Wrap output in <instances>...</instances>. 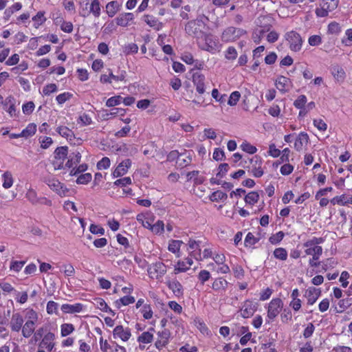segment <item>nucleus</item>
<instances>
[{
	"instance_id": "obj_1",
	"label": "nucleus",
	"mask_w": 352,
	"mask_h": 352,
	"mask_svg": "<svg viewBox=\"0 0 352 352\" xmlns=\"http://www.w3.org/2000/svg\"><path fill=\"white\" fill-rule=\"evenodd\" d=\"M206 25L201 19L192 20L185 26V31L188 36L196 39V42L204 36Z\"/></svg>"
},
{
	"instance_id": "obj_2",
	"label": "nucleus",
	"mask_w": 352,
	"mask_h": 352,
	"mask_svg": "<svg viewBox=\"0 0 352 352\" xmlns=\"http://www.w3.org/2000/svg\"><path fill=\"white\" fill-rule=\"evenodd\" d=\"M246 33L247 32L242 28L230 26L223 30L221 38L222 41L226 43L234 42Z\"/></svg>"
},
{
	"instance_id": "obj_3",
	"label": "nucleus",
	"mask_w": 352,
	"mask_h": 352,
	"mask_svg": "<svg viewBox=\"0 0 352 352\" xmlns=\"http://www.w3.org/2000/svg\"><path fill=\"white\" fill-rule=\"evenodd\" d=\"M285 38L288 42L289 48L291 51L298 52L301 50L303 40L300 34L292 30L287 32Z\"/></svg>"
},
{
	"instance_id": "obj_4",
	"label": "nucleus",
	"mask_w": 352,
	"mask_h": 352,
	"mask_svg": "<svg viewBox=\"0 0 352 352\" xmlns=\"http://www.w3.org/2000/svg\"><path fill=\"white\" fill-rule=\"evenodd\" d=\"M197 44L201 50L209 52H213L217 49V43L214 36L206 32L204 36L197 41Z\"/></svg>"
},
{
	"instance_id": "obj_5",
	"label": "nucleus",
	"mask_w": 352,
	"mask_h": 352,
	"mask_svg": "<svg viewBox=\"0 0 352 352\" xmlns=\"http://www.w3.org/2000/svg\"><path fill=\"white\" fill-rule=\"evenodd\" d=\"M322 242L321 238L314 237L311 240L307 241L304 243V247L306 248L305 252L307 255L320 256L322 253V248L321 246L318 245Z\"/></svg>"
},
{
	"instance_id": "obj_6",
	"label": "nucleus",
	"mask_w": 352,
	"mask_h": 352,
	"mask_svg": "<svg viewBox=\"0 0 352 352\" xmlns=\"http://www.w3.org/2000/svg\"><path fill=\"white\" fill-rule=\"evenodd\" d=\"M147 272L153 279L162 278L166 272V266L162 262H157L149 265Z\"/></svg>"
},
{
	"instance_id": "obj_7",
	"label": "nucleus",
	"mask_w": 352,
	"mask_h": 352,
	"mask_svg": "<svg viewBox=\"0 0 352 352\" xmlns=\"http://www.w3.org/2000/svg\"><path fill=\"white\" fill-rule=\"evenodd\" d=\"M283 307V303L280 298L272 299L268 305L267 318L273 320L279 314Z\"/></svg>"
},
{
	"instance_id": "obj_8",
	"label": "nucleus",
	"mask_w": 352,
	"mask_h": 352,
	"mask_svg": "<svg viewBox=\"0 0 352 352\" xmlns=\"http://www.w3.org/2000/svg\"><path fill=\"white\" fill-rule=\"evenodd\" d=\"M113 336L114 339H120L123 342H126L131 336L130 329L124 328L122 325L116 326L113 331Z\"/></svg>"
},
{
	"instance_id": "obj_9",
	"label": "nucleus",
	"mask_w": 352,
	"mask_h": 352,
	"mask_svg": "<svg viewBox=\"0 0 352 352\" xmlns=\"http://www.w3.org/2000/svg\"><path fill=\"white\" fill-rule=\"evenodd\" d=\"M170 337V332L168 329H164L162 331L157 332V339L155 343V346L159 350L162 349L163 347L166 346L169 342Z\"/></svg>"
},
{
	"instance_id": "obj_10",
	"label": "nucleus",
	"mask_w": 352,
	"mask_h": 352,
	"mask_svg": "<svg viewBox=\"0 0 352 352\" xmlns=\"http://www.w3.org/2000/svg\"><path fill=\"white\" fill-rule=\"evenodd\" d=\"M257 309V304L250 300H246L241 308V314L243 318H248L253 316Z\"/></svg>"
},
{
	"instance_id": "obj_11",
	"label": "nucleus",
	"mask_w": 352,
	"mask_h": 352,
	"mask_svg": "<svg viewBox=\"0 0 352 352\" xmlns=\"http://www.w3.org/2000/svg\"><path fill=\"white\" fill-rule=\"evenodd\" d=\"M23 322V318L19 313L13 314L10 321L11 330L19 332L22 329Z\"/></svg>"
},
{
	"instance_id": "obj_12",
	"label": "nucleus",
	"mask_w": 352,
	"mask_h": 352,
	"mask_svg": "<svg viewBox=\"0 0 352 352\" xmlns=\"http://www.w3.org/2000/svg\"><path fill=\"white\" fill-rule=\"evenodd\" d=\"M321 294V291L320 289L311 287L306 289L305 292V296L307 300V303L309 305H314L319 296Z\"/></svg>"
},
{
	"instance_id": "obj_13",
	"label": "nucleus",
	"mask_w": 352,
	"mask_h": 352,
	"mask_svg": "<svg viewBox=\"0 0 352 352\" xmlns=\"http://www.w3.org/2000/svg\"><path fill=\"white\" fill-rule=\"evenodd\" d=\"M55 339V335L54 333L52 332H47L45 333L39 344V346L41 348H45L48 351H51L54 346V340Z\"/></svg>"
},
{
	"instance_id": "obj_14",
	"label": "nucleus",
	"mask_w": 352,
	"mask_h": 352,
	"mask_svg": "<svg viewBox=\"0 0 352 352\" xmlns=\"http://www.w3.org/2000/svg\"><path fill=\"white\" fill-rule=\"evenodd\" d=\"M26 197L33 204H42L46 205H51V201L47 199L45 197H38L37 193L32 189L28 190L26 193Z\"/></svg>"
},
{
	"instance_id": "obj_15",
	"label": "nucleus",
	"mask_w": 352,
	"mask_h": 352,
	"mask_svg": "<svg viewBox=\"0 0 352 352\" xmlns=\"http://www.w3.org/2000/svg\"><path fill=\"white\" fill-rule=\"evenodd\" d=\"M204 80V76L199 72L195 73L192 76V82L199 94H203L205 92Z\"/></svg>"
},
{
	"instance_id": "obj_16",
	"label": "nucleus",
	"mask_w": 352,
	"mask_h": 352,
	"mask_svg": "<svg viewBox=\"0 0 352 352\" xmlns=\"http://www.w3.org/2000/svg\"><path fill=\"white\" fill-rule=\"evenodd\" d=\"M131 166V161L129 159H126L120 162L118 166L116 168L113 173L114 177H118L124 175L127 173L129 168Z\"/></svg>"
},
{
	"instance_id": "obj_17",
	"label": "nucleus",
	"mask_w": 352,
	"mask_h": 352,
	"mask_svg": "<svg viewBox=\"0 0 352 352\" xmlns=\"http://www.w3.org/2000/svg\"><path fill=\"white\" fill-rule=\"evenodd\" d=\"M275 85L280 91L285 93L288 91L289 87L292 86V82L289 78L280 76L276 79Z\"/></svg>"
},
{
	"instance_id": "obj_18",
	"label": "nucleus",
	"mask_w": 352,
	"mask_h": 352,
	"mask_svg": "<svg viewBox=\"0 0 352 352\" xmlns=\"http://www.w3.org/2000/svg\"><path fill=\"white\" fill-rule=\"evenodd\" d=\"M47 186L54 191H56L59 195H65V190L63 188L62 184L55 178H50L45 181Z\"/></svg>"
},
{
	"instance_id": "obj_19",
	"label": "nucleus",
	"mask_w": 352,
	"mask_h": 352,
	"mask_svg": "<svg viewBox=\"0 0 352 352\" xmlns=\"http://www.w3.org/2000/svg\"><path fill=\"white\" fill-rule=\"evenodd\" d=\"M134 19V15L131 12H124L120 14L116 19V25L122 27H126L129 23Z\"/></svg>"
},
{
	"instance_id": "obj_20",
	"label": "nucleus",
	"mask_w": 352,
	"mask_h": 352,
	"mask_svg": "<svg viewBox=\"0 0 352 352\" xmlns=\"http://www.w3.org/2000/svg\"><path fill=\"white\" fill-rule=\"evenodd\" d=\"M168 288L173 292L174 295L177 297L183 296L184 289L182 284L177 280H172L167 281Z\"/></svg>"
},
{
	"instance_id": "obj_21",
	"label": "nucleus",
	"mask_w": 352,
	"mask_h": 352,
	"mask_svg": "<svg viewBox=\"0 0 352 352\" xmlns=\"http://www.w3.org/2000/svg\"><path fill=\"white\" fill-rule=\"evenodd\" d=\"M200 241L190 239L188 241L189 248L192 250L190 255L197 260H201V253L200 247Z\"/></svg>"
},
{
	"instance_id": "obj_22",
	"label": "nucleus",
	"mask_w": 352,
	"mask_h": 352,
	"mask_svg": "<svg viewBox=\"0 0 352 352\" xmlns=\"http://www.w3.org/2000/svg\"><path fill=\"white\" fill-rule=\"evenodd\" d=\"M4 109L10 114L11 117L16 116L15 99L12 96H8L5 99L3 105Z\"/></svg>"
},
{
	"instance_id": "obj_23",
	"label": "nucleus",
	"mask_w": 352,
	"mask_h": 352,
	"mask_svg": "<svg viewBox=\"0 0 352 352\" xmlns=\"http://www.w3.org/2000/svg\"><path fill=\"white\" fill-rule=\"evenodd\" d=\"M251 164L254 162L255 164L252 165V168L251 169V173L253 176L256 177H261L263 175V170L261 168V162L258 160L257 157H254L250 160Z\"/></svg>"
},
{
	"instance_id": "obj_24",
	"label": "nucleus",
	"mask_w": 352,
	"mask_h": 352,
	"mask_svg": "<svg viewBox=\"0 0 352 352\" xmlns=\"http://www.w3.org/2000/svg\"><path fill=\"white\" fill-rule=\"evenodd\" d=\"M121 3L118 1H111L106 5V12L109 17L114 16L120 11Z\"/></svg>"
},
{
	"instance_id": "obj_25",
	"label": "nucleus",
	"mask_w": 352,
	"mask_h": 352,
	"mask_svg": "<svg viewBox=\"0 0 352 352\" xmlns=\"http://www.w3.org/2000/svg\"><path fill=\"white\" fill-rule=\"evenodd\" d=\"M35 322L26 321L23 325L21 331L23 337L28 338H30L35 331L36 328Z\"/></svg>"
},
{
	"instance_id": "obj_26",
	"label": "nucleus",
	"mask_w": 352,
	"mask_h": 352,
	"mask_svg": "<svg viewBox=\"0 0 352 352\" xmlns=\"http://www.w3.org/2000/svg\"><path fill=\"white\" fill-rule=\"evenodd\" d=\"M82 305L76 303L74 305L63 304L61 306V310L66 314L79 313L82 310Z\"/></svg>"
},
{
	"instance_id": "obj_27",
	"label": "nucleus",
	"mask_w": 352,
	"mask_h": 352,
	"mask_svg": "<svg viewBox=\"0 0 352 352\" xmlns=\"http://www.w3.org/2000/svg\"><path fill=\"white\" fill-rule=\"evenodd\" d=\"M142 19L148 25L155 30H158L162 27V23L153 15L145 14L143 16Z\"/></svg>"
},
{
	"instance_id": "obj_28",
	"label": "nucleus",
	"mask_w": 352,
	"mask_h": 352,
	"mask_svg": "<svg viewBox=\"0 0 352 352\" xmlns=\"http://www.w3.org/2000/svg\"><path fill=\"white\" fill-rule=\"evenodd\" d=\"M309 141V136L307 133L301 132L298 138L296 139L294 147L297 151H300L305 144H307Z\"/></svg>"
},
{
	"instance_id": "obj_29",
	"label": "nucleus",
	"mask_w": 352,
	"mask_h": 352,
	"mask_svg": "<svg viewBox=\"0 0 352 352\" xmlns=\"http://www.w3.org/2000/svg\"><path fill=\"white\" fill-rule=\"evenodd\" d=\"M228 283L223 278H216L212 285V288L218 292H221L226 291L228 287Z\"/></svg>"
},
{
	"instance_id": "obj_30",
	"label": "nucleus",
	"mask_w": 352,
	"mask_h": 352,
	"mask_svg": "<svg viewBox=\"0 0 352 352\" xmlns=\"http://www.w3.org/2000/svg\"><path fill=\"white\" fill-rule=\"evenodd\" d=\"M154 328L151 327L149 331L143 332L138 338V341L145 344L151 343L153 339Z\"/></svg>"
},
{
	"instance_id": "obj_31",
	"label": "nucleus",
	"mask_w": 352,
	"mask_h": 352,
	"mask_svg": "<svg viewBox=\"0 0 352 352\" xmlns=\"http://www.w3.org/2000/svg\"><path fill=\"white\" fill-rule=\"evenodd\" d=\"M81 159V154L79 151L73 153L69 155V159L67 160L65 166L68 168H72L74 165L78 164Z\"/></svg>"
},
{
	"instance_id": "obj_32",
	"label": "nucleus",
	"mask_w": 352,
	"mask_h": 352,
	"mask_svg": "<svg viewBox=\"0 0 352 352\" xmlns=\"http://www.w3.org/2000/svg\"><path fill=\"white\" fill-rule=\"evenodd\" d=\"M100 4L98 0H93L89 6V13H92L95 17H99L100 15Z\"/></svg>"
},
{
	"instance_id": "obj_33",
	"label": "nucleus",
	"mask_w": 352,
	"mask_h": 352,
	"mask_svg": "<svg viewBox=\"0 0 352 352\" xmlns=\"http://www.w3.org/2000/svg\"><path fill=\"white\" fill-rule=\"evenodd\" d=\"M135 298L133 296H125L115 302L116 306L120 308L121 306H126L129 304L133 303Z\"/></svg>"
},
{
	"instance_id": "obj_34",
	"label": "nucleus",
	"mask_w": 352,
	"mask_h": 352,
	"mask_svg": "<svg viewBox=\"0 0 352 352\" xmlns=\"http://www.w3.org/2000/svg\"><path fill=\"white\" fill-rule=\"evenodd\" d=\"M36 131V125L34 123H30L21 132V135H22L23 138H28L33 135Z\"/></svg>"
},
{
	"instance_id": "obj_35",
	"label": "nucleus",
	"mask_w": 352,
	"mask_h": 352,
	"mask_svg": "<svg viewBox=\"0 0 352 352\" xmlns=\"http://www.w3.org/2000/svg\"><path fill=\"white\" fill-rule=\"evenodd\" d=\"M75 330L74 326L70 323H64L60 326V334L65 337L71 334Z\"/></svg>"
},
{
	"instance_id": "obj_36",
	"label": "nucleus",
	"mask_w": 352,
	"mask_h": 352,
	"mask_svg": "<svg viewBox=\"0 0 352 352\" xmlns=\"http://www.w3.org/2000/svg\"><path fill=\"white\" fill-rule=\"evenodd\" d=\"M259 199V195L257 192L252 191L249 192L245 197V201L246 204L250 205H254L256 203L258 202Z\"/></svg>"
},
{
	"instance_id": "obj_37",
	"label": "nucleus",
	"mask_w": 352,
	"mask_h": 352,
	"mask_svg": "<svg viewBox=\"0 0 352 352\" xmlns=\"http://www.w3.org/2000/svg\"><path fill=\"white\" fill-rule=\"evenodd\" d=\"M56 131L63 138H69L70 140L74 136V133L67 126H60L56 129Z\"/></svg>"
},
{
	"instance_id": "obj_38",
	"label": "nucleus",
	"mask_w": 352,
	"mask_h": 352,
	"mask_svg": "<svg viewBox=\"0 0 352 352\" xmlns=\"http://www.w3.org/2000/svg\"><path fill=\"white\" fill-rule=\"evenodd\" d=\"M183 243L182 241L171 240L169 241L168 249L170 252L177 254L179 253L181 245Z\"/></svg>"
},
{
	"instance_id": "obj_39",
	"label": "nucleus",
	"mask_w": 352,
	"mask_h": 352,
	"mask_svg": "<svg viewBox=\"0 0 352 352\" xmlns=\"http://www.w3.org/2000/svg\"><path fill=\"white\" fill-rule=\"evenodd\" d=\"M3 186L5 188H10L13 184V178L12 174L6 171L3 174Z\"/></svg>"
},
{
	"instance_id": "obj_40",
	"label": "nucleus",
	"mask_w": 352,
	"mask_h": 352,
	"mask_svg": "<svg viewBox=\"0 0 352 352\" xmlns=\"http://www.w3.org/2000/svg\"><path fill=\"white\" fill-rule=\"evenodd\" d=\"M47 313L48 314H58V304L53 300H50L47 304Z\"/></svg>"
},
{
	"instance_id": "obj_41",
	"label": "nucleus",
	"mask_w": 352,
	"mask_h": 352,
	"mask_svg": "<svg viewBox=\"0 0 352 352\" xmlns=\"http://www.w3.org/2000/svg\"><path fill=\"white\" fill-rule=\"evenodd\" d=\"M338 5V0H324L321 4V7L330 11L333 10Z\"/></svg>"
},
{
	"instance_id": "obj_42",
	"label": "nucleus",
	"mask_w": 352,
	"mask_h": 352,
	"mask_svg": "<svg viewBox=\"0 0 352 352\" xmlns=\"http://www.w3.org/2000/svg\"><path fill=\"white\" fill-rule=\"evenodd\" d=\"M0 289L3 295H8L12 292H16L15 289L8 283L3 282L0 283Z\"/></svg>"
},
{
	"instance_id": "obj_43",
	"label": "nucleus",
	"mask_w": 352,
	"mask_h": 352,
	"mask_svg": "<svg viewBox=\"0 0 352 352\" xmlns=\"http://www.w3.org/2000/svg\"><path fill=\"white\" fill-rule=\"evenodd\" d=\"M25 318L26 321L35 322H36L38 319V315L32 309H27L25 312Z\"/></svg>"
},
{
	"instance_id": "obj_44",
	"label": "nucleus",
	"mask_w": 352,
	"mask_h": 352,
	"mask_svg": "<svg viewBox=\"0 0 352 352\" xmlns=\"http://www.w3.org/2000/svg\"><path fill=\"white\" fill-rule=\"evenodd\" d=\"M55 157L59 160H64L67 155V147L60 146L55 150Z\"/></svg>"
},
{
	"instance_id": "obj_45",
	"label": "nucleus",
	"mask_w": 352,
	"mask_h": 352,
	"mask_svg": "<svg viewBox=\"0 0 352 352\" xmlns=\"http://www.w3.org/2000/svg\"><path fill=\"white\" fill-rule=\"evenodd\" d=\"M274 255L275 258L280 259L281 261H285L287 258V252L285 249L282 248H278L275 249L274 251Z\"/></svg>"
},
{
	"instance_id": "obj_46",
	"label": "nucleus",
	"mask_w": 352,
	"mask_h": 352,
	"mask_svg": "<svg viewBox=\"0 0 352 352\" xmlns=\"http://www.w3.org/2000/svg\"><path fill=\"white\" fill-rule=\"evenodd\" d=\"M227 197L228 195L226 193L221 190H217L211 195L210 200L212 201H217L219 200H226Z\"/></svg>"
},
{
	"instance_id": "obj_47",
	"label": "nucleus",
	"mask_w": 352,
	"mask_h": 352,
	"mask_svg": "<svg viewBox=\"0 0 352 352\" xmlns=\"http://www.w3.org/2000/svg\"><path fill=\"white\" fill-rule=\"evenodd\" d=\"M164 224L162 221H157L151 227V232L155 234H161L164 232Z\"/></svg>"
},
{
	"instance_id": "obj_48",
	"label": "nucleus",
	"mask_w": 352,
	"mask_h": 352,
	"mask_svg": "<svg viewBox=\"0 0 352 352\" xmlns=\"http://www.w3.org/2000/svg\"><path fill=\"white\" fill-rule=\"evenodd\" d=\"M307 101V97L305 95H300L294 102V106L297 109L302 108V107H305Z\"/></svg>"
},
{
	"instance_id": "obj_49",
	"label": "nucleus",
	"mask_w": 352,
	"mask_h": 352,
	"mask_svg": "<svg viewBox=\"0 0 352 352\" xmlns=\"http://www.w3.org/2000/svg\"><path fill=\"white\" fill-rule=\"evenodd\" d=\"M258 241V239L256 238L252 233L249 232L245 236L244 243L245 245L248 247L256 244Z\"/></svg>"
},
{
	"instance_id": "obj_50",
	"label": "nucleus",
	"mask_w": 352,
	"mask_h": 352,
	"mask_svg": "<svg viewBox=\"0 0 352 352\" xmlns=\"http://www.w3.org/2000/svg\"><path fill=\"white\" fill-rule=\"evenodd\" d=\"M122 97L120 96H113L109 98L106 102L107 107H111L120 104L122 102Z\"/></svg>"
},
{
	"instance_id": "obj_51",
	"label": "nucleus",
	"mask_w": 352,
	"mask_h": 352,
	"mask_svg": "<svg viewBox=\"0 0 352 352\" xmlns=\"http://www.w3.org/2000/svg\"><path fill=\"white\" fill-rule=\"evenodd\" d=\"M241 94L239 91H236L232 92L229 97L228 104L230 106L236 105L237 104V102L239 100Z\"/></svg>"
},
{
	"instance_id": "obj_52",
	"label": "nucleus",
	"mask_w": 352,
	"mask_h": 352,
	"mask_svg": "<svg viewBox=\"0 0 352 352\" xmlns=\"http://www.w3.org/2000/svg\"><path fill=\"white\" fill-rule=\"evenodd\" d=\"M116 30V25L113 21L107 22L103 26V32L107 34L113 33Z\"/></svg>"
},
{
	"instance_id": "obj_53",
	"label": "nucleus",
	"mask_w": 352,
	"mask_h": 352,
	"mask_svg": "<svg viewBox=\"0 0 352 352\" xmlns=\"http://www.w3.org/2000/svg\"><path fill=\"white\" fill-rule=\"evenodd\" d=\"M237 56V52L234 47H229L226 52L225 57L228 60H234Z\"/></svg>"
},
{
	"instance_id": "obj_54",
	"label": "nucleus",
	"mask_w": 352,
	"mask_h": 352,
	"mask_svg": "<svg viewBox=\"0 0 352 352\" xmlns=\"http://www.w3.org/2000/svg\"><path fill=\"white\" fill-rule=\"evenodd\" d=\"M108 71L109 72V74H110V77H111V80L112 81V80H116V81H123L125 79V77H126V72L125 71H121L119 74L118 75H114L112 72V71L109 69Z\"/></svg>"
},
{
	"instance_id": "obj_55",
	"label": "nucleus",
	"mask_w": 352,
	"mask_h": 352,
	"mask_svg": "<svg viewBox=\"0 0 352 352\" xmlns=\"http://www.w3.org/2000/svg\"><path fill=\"white\" fill-rule=\"evenodd\" d=\"M56 91L57 86L54 83L48 84L43 88V94L45 96H49L52 93H54Z\"/></svg>"
},
{
	"instance_id": "obj_56",
	"label": "nucleus",
	"mask_w": 352,
	"mask_h": 352,
	"mask_svg": "<svg viewBox=\"0 0 352 352\" xmlns=\"http://www.w3.org/2000/svg\"><path fill=\"white\" fill-rule=\"evenodd\" d=\"M188 265L184 261H178L177 265L175 267L174 272L175 274L179 272H184L188 270Z\"/></svg>"
},
{
	"instance_id": "obj_57",
	"label": "nucleus",
	"mask_w": 352,
	"mask_h": 352,
	"mask_svg": "<svg viewBox=\"0 0 352 352\" xmlns=\"http://www.w3.org/2000/svg\"><path fill=\"white\" fill-rule=\"evenodd\" d=\"M111 162L110 160L104 157L100 161H99L97 164V168L99 170L107 169L110 166Z\"/></svg>"
},
{
	"instance_id": "obj_58",
	"label": "nucleus",
	"mask_w": 352,
	"mask_h": 352,
	"mask_svg": "<svg viewBox=\"0 0 352 352\" xmlns=\"http://www.w3.org/2000/svg\"><path fill=\"white\" fill-rule=\"evenodd\" d=\"M25 263V261H12L11 262L10 268L11 270L19 272L24 266Z\"/></svg>"
},
{
	"instance_id": "obj_59",
	"label": "nucleus",
	"mask_w": 352,
	"mask_h": 352,
	"mask_svg": "<svg viewBox=\"0 0 352 352\" xmlns=\"http://www.w3.org/2000/svg\"><path fill=\"white\" fill-rule=\"evenodd\" d=\"M91 177L90 173L82 174L77 178L76 182L80 184H87L91 181Z\"/></svg>"
},
{
	"instance_id": "obj_60",
	"label": "nucleus",
	"mask_w": 352,
	"mask_h": 352,
	"mask_svg": "<svg viewBox=\"0 0 352 352\" xmlns=\"http://www.w3.org/2000/svg\"><path fill=\"white\" fill-rule=\"evenodd\" d=\"M241 147L243 151H244L250 154H254L257 151L256 148L254 146H253L248 142H243L241 145Z\"/></svg>"
},
{
	"instance_id": "obj_61",
	"label": "nucleus",
	"mask_w": 352,
	"mask_h": 352,
	"mask_svg": "<svg viewBox=\"0 0 352 352\" xmlns=\"http://www.w3.org/2000/svg\"><path fill=\"white\" fill-rule=\"evenodd\" d=\"M97 306L98 307L103 311H109L110 313L113 314V311L108 307L107 304L105 302V301L101 298H99L96 300Z\"/></svg>"
},
{
	"instance_id": "obj_62",
	"label": "nucleus",
	"mask_w": 352,
	"mask_h": 352,
	"mask_svg": "<svg viewBox=\"0 0 352 352\" xmlns=\"http://www.w3.org/2000/svg\"><path fill=\"white\" fill-rule=\"evenodd\" d=\"M142 313L143 314V317L145 319H151L153 316V311L149 305H144L142 309Z\"/></svg>"
},
{
	"instance_id": "obj_63",
	"label": "nucleus",
	"mask_w": 352,
	"mask_h": 352,
	"mask_svg": "<svg viewBox=\"0 0 352 352\" xmlns=\"http://www.w3.org/2000/svg\"><path fill=\"white\" fill-rule=\"evenodd\" d=\"M210 278V273L207 270H201L199 273L198 278L202 285Z\"/></svg>"
},
{
	"instance_id": "obj_64",
	"label": "nucleus",
	"mask_w": 352,
	"mask_h": 352,
	"mask_svg": "<svg viewBox=\"0 0 352 352\" xmlns=\"http://www.w3.org/2000/svg\"><path fill=\"white\" fill-rule=\"evenodd\" d=\"M308 43L311 46H318L321 44L322 38L319 35H313L309 38Z\"/></svg>"
}]
</instances>
